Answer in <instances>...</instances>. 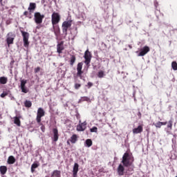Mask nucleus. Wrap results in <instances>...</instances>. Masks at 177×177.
<instances>
[{
  "label": "nucleus",
  "mask_w": 177,
  "mask_h": 177,
  "mask_svg": "<svg viewBox=\"0 0 177 177\" xmlns=\"http://www.w3.org/2000/svg\"><path fill=\"white\" fill-rule=\"evenodd\" d=\"M24 16H26V17H28V19H31V16H28V11H25L24 12Z\"/></svg>",
  "instance_id": "58836bf2"
},
{
  "label": "nucleus",
  "mask_w": 177,
  "mask_h": 177,
  "mask_svg": "<svg viewBox=\"0 0 177 177\" xmlns=\"http://www.w3.org/2000/svg\"><path fill=\"white\" fill-rule=\"evenodd\" d=\"M133 162V156H131V154L127 152L124 153L122 160V164H123V166L128 168V167H131V165H132Z\"/></svg>",
  "instance_id": "f257e3e1"
},
{
  "label": "nucleus",
  "mask_w": 177,
  "mask_h": 177,
  "mask_svg": "<svg viewBox=\"0 0 177 177\" xmlns=\"http://www.w3.org/2000/svg\"><path fill=\"white\" fill-rule=\"evenodd\" d=\"M53 28L55 34H59L60 32V28L58 26H55V25H53Z\"/></svg>",
  "instance_id": "a878e982"
},
{
  "label": "nucleus",
  "mask_w": 177,
  "mask_h": 177,
  "mask_svg": "<svg viewBox=\"0 0 177 177\" xmlns=\"http://www.w3.org/2000/svg\"><path fill=\"white\" fill-rule=\"evenodd\" d=\"M51 23L53 26H56L60 23V15L58 12H53L51 15Z\"/></svg>",
  "instance_id": "20e7f679"
},
{
  "label": "nucleus",
  "mask_w": 177,
  "mask_h": 177,
  "mask_svg": "<svg viewBox=\"0 0 177 177\" xmlns=\"http://www.w3.org/2000/svg\"><path fill=\"white\" fill-rule=\"evenodd\" d=\"M139 53V51H136V53Z\"/></svg>",
  "instance_id": "de8ad7c7"
},
{
  "label": "nucleus",
  "mask_w": 177,
  "mask_h": 177,
  "mask_svg": "<svg viewBox=\"0 0 177 177\" xmlns=\"http://www.w3.org/2000/svg\"><path fill=\"white\" fill-rule=\"evenodd\" d=\"M34 17L36 24H42V20L45 18V15H41V12H35Z\"/></svg>",
  "instance_id": "423d86ee"
},
{
  "label": "nucleus",
  "mask_w": 177,
  "mask_h": 177,
  "mask_svg": "<svg viewBox=\"0 0 177 177\" xmlns=\"http://www.w3.org/2000/svg\"><path fill=\"white\" fill-rule=\"evenodd\" d=\"M79 122H80V124L77 127V131H79L81 132V131H84V129H86V122L81 123V120H80Z\"/></svg>",
  "instance_id": "f8f14e48"
},
{
  "label": "nucleus",
  "mask_w": 177,
  "mask_h": 177,
  "mask_svg": "<svg viewBox=\"0 0 177 177\" xmlns=\"http://www.w3.org/2000/svg\"><path fill=\"white\" fill-rule=\"evenodd\" d=\"M63 50H64V47L63 46V42L62 41L57 46V52L58 53H62Z\"/></svg>",
  "instance_id": "f3484780"
},
{
  "label": "nucleus",
  "mask_w": 177,
  "mask_h": 177,
  "mask_svg": "<svg viewBox=\"0 0 177 177\" xmlns=\"http://www.w3.org/2000/svg\"><path fill=\"white\" fill-rule=\"evenodd\" d=\"M142 132H143V126L142 125H139L137 128L133 129V133H134V135L142 133Z\"/></svg>",
  "instance_id": "dca6fc26"
},
{
  "label": "nucleus",
  "mask_w": 177,
  "mask_h": 177,
  "mask_svg": "<svg viewBox=\"0 0 177 177\" xmlns=\"http://www.w3.org/2000/svg\"><path fill=\"white\" fill-rule=\"evenodd\" d=\"M37 9V3H30L29 7L28 8V10H29L30 15L34 12Z\"/></svg>",
  "instance_id": "2eb2a0df"
},
{
  "label": "nucleus",
  "mask_w": 177,
  "mask_h": 177,
  "mask_svg": "<svg viewBox=\"0 0 177 177\" xmlns=\"http://www.w3.org/2000/svg\"><path fill=\"white\" fill-rule=\"evenodd\" d=\"M80 88H81V84H75V89H80Z\"/></svg>",
  "instance_id": "4c0bfd02"
},
{
  "label": "nucleus",
  "mask_w": 177,
  "mask_h": 177,
  "mask_svg": "<svg viewBox=\"0 0 177 177\" xmlns=\"http://www.w3.org/2000/svg\"><path fill=\"white\" fill-rule=\"evenodd\" d=\"M75 60H77V57L74 55H71V58L69 60V64L73 67L74 66V63H75Z\"/></svg>",
  "instance_id": "a211bd4d"
},
{
  "label": "nucleus",
  "mask_w": 177,
  "mask_h": 177,
  "mask_svg": "<svg viewBox=\"0 0 177 177\" xmlns=\"http://www.w3.org/2000/svg\"><path fill=\"white\" fill-rule=\"evenodd\" d=\"M15 37H16V35H15L12 32H10L7 34L6 42H7L8 46H10V45L13 44Z\"/></svg>",
  "instance_id": "0eeeda50"
},
{
  "label": "nucleus",
  "mask_w": 177,
  "mask_h": 177,
  "mask_svg": "<svg viewBox=\"0 0 177 177\" xmlns=\"http://www.w3.org/2000/svg\"><path fill=\"white\" fill-rule=\"evenodd\" d=\"M129 48L130 49H132V46L129 45Z\"/></svg>",
  "instance_id": "a18cd8bd"
},
{
  "label": "nucleus",
  "mask_w": 177,
  "mask_h": 177,
  "mask_svg": "<svg viewBox=\"0 0 177 177\" xmlns=\"http://www.w3.org/2000/svg\"><path fill=\"white\" fill-rule=\"evenodd\" d=\"M53 136L52 138L53 142H57L59 140V130L55 128L53 129Z\"/></svg>",
  "instance_id": "ddd939ff"
},
{
  "label": "nucleus",
  "mask_w": 177,
  "mask_h": 177,
  "mask_svg": "<svg viewBox=\"0 0 177 177\" xmlns=\"http://www.w3.org/2000/svg\"><path fill=\"white\" fill-rule=\"evenodd\" d=\"M14 124H15V125H17V127H21V122L20 121V118L17 116L14 117Z\"/></svg>",
  "instance_id": "412c9836"
},
{
  "label": "nucleus",
  "mask_w": 177,
  "mask_h": 177,
  "mask_svg": "<svg viewBox=\"0 0 177 177\" xmlns=\"http://www.w3.org/2000/svg\"><path fill=\"white\" fill-rule=\"evenodd\" d=\"M42 117H45V111L42 108H39L36 118V121L39 125H42V123L41 122Z\"/></svg>",
  "instance_id": "7ed1b4c3"
},
{
  "label": "nucleus",
  "mask_w": 177,
  "mask_h": 177,
  "mask_svg": "<svg viewBox=\"0 0 177 177\" xmlns=\"http://www.w3.org/2000/svg\"><path fill=\"white\" fill-rule=\"evenodd\" d=\"M79 168H80V165H78V163H75L73 169V177H78Z\"/></svg>",
  "instance_id": "4468645a"
},
{
  "label": "nucleus",
  "mask_w": 177,
  "mask_h": 177,
  "mask_svg": "<svg viewBox=\"0 0 177 177\" xmlns=\"http://www.w3.org/2000/svg\"><path fill=\"white\" fill-rule=\"evenodd\" d=\"M86 86L88 88V89H90V88H92V86H93V83L88 82Z\"/></svg>",
  "instance_id": "c9c22d12"
},
{
  "label": "nucleus",
  "mask_w": 177,
  "mask_h": 177,
  "mask_svg": "<svg viewBox=\"0 0 177 177\" xmlns=\"http://www.w3.org/2000/svg\"><path fill=\"white\" fill-rule=\"evenodd\" d=\"M8 83V77H0V84L2 85H5V84Z\"/></svg>",
  "instance_id": "b1692460"
},
{
  "label": "nucleus",
  "mask_w": 177,
  "mask_h": 177,
  "mask_svg": "<svg viewBox=\"0 0 177 177\" xmlns=\"http://www.w3.org/2000/svg\"><path fill=\"white\" fill-rule=\"evenodd\" d=\"M84 57L85 59V64L87 66V67H89V66H91V60H92V53L89 52V50H86L85 51Z\"/></svg>",
  "instance_id": "39448f33"
},
{
  "label": "nucleus",
  "mask_w": 177,
  "mask_h": 177,
  "mask_svg": "<svg viewBox=\"0 0 177 177\" xmlns=\"http://www.w3.org/2000/svg\"><path fill=\"white\" fill-rule=\"evenodd\" d=\"M41 125V129L43 132H45V126L41 123V124H39Z\"/></svg>",
  "instance_id": "79ce46f5"
},
{
  "label": "nucleus",
  "mask_w": 177,
  "mask_h": 177,
  "mask_svg": "<svg viewBox=\"0 0 177 177\" xmlns=\"http://www.w3.org/2000/svg\"><path fill=\"white\" fill-rule=\"evenodd\" d=\"M138 115L139 118H142V113L138 112Z\"/></svg>",
  "instance_id": "c03bdc74"
},
{
  "label": "nucleus",
  "mask_w": 177,
  "mask_h": 177,
  "mask_svg": "<svg viewBox=\"0 0 177 177\" xmlns=\"http://www.w3.org/2000/svg\"><path fill=\"white\" fill-rule=\"evenodd\" d=\"M150 50V47L147 46H145L142 48L140 49V51L139 52L138 56H145V55H147L149 53V51Z\"/></svg>",
  "instance_id": "1a4fd4ad"
},
{
  "label": "nucleus",
  "mask_w": 177,
  "mask_h": 177,
  "mask_svg": "<svg viewBox=\"0 0 177 177\" xmlns=\"http://www.w3.org/2000/svg\"><path fill=\"white\" fill-rule=\"evenodd\" d=\"M104 71H100L97 73V77L98 78H103L104 77Z\"/></svg>",
  "instance_id": "7c9ffc66"
},
{
  "label": "nucleus",
  "mask_w": 177,
  "mask_h": 177,
  "mask_svg": "<svg viewBox=\"0 0 177 177\" xmlns=\"http://www.w3.org/2000/svg\"><path fill=\"white\" fill-rule=\"evenodd\" d=\"M67 145H70V140H68V141H67Z\"/></svg>",
  "instance_id": "49530a36"
},
{
  "label": "nucleus",
  "mask_w": 177,
  "mask_h": 177,
  "mask_svg": "<svg viewBox=\"0 0 177 177\" xmlns=\"http://www.w3.org/2000/svg\"><path fill=\"white\" fill-rule=\"evenodd\" d=\"M90 131H91V132H97V127H93V128H91V129H90Z\"/></svg>",
  "instance_id": "e433bc0d"
},
{
  "label": "nucleus",
  "mask_w": 177,
  "mask_h": 177,
  "mask_svg": "<svg viewBox=\"0 0 177 177\" xmlns=\"http://www.w3.org/2000/svg\"><path fill=\"white\" fill-rule=\"evenodd\" d=\"M39 167V165L38 163H33L31 165V172H34L35 171V168H38Z\"/></svg>",
  "instance_id": "c85d7f7f"
},
{
  "label": "nucleus",
  "mask_w": 177,
  "mask_h": 177,
  "mask_svg": "<svg viewBox=\"0 0 177 177\" xmlns=\"http://www.w3.org/2000/svg\"><path fill=\"white\" fill-rule=\"evenodd\" d=\"M173 124H174V119H171L167 122V128H169L170 131L172 130V125H173Z\"/></svg>",
  "instance_id": "cd10ccee"
},
{
  "label": "nucleus",
  "mask_w": 177,
  "mask_h": 177,
  "mask_svg": "<svg viewBox=\"0 0 177 177\" xmlns=\"http://www.w3.org/2000/svg\"><path fill=\"white\" fill-rule=\"evenodd\" d=\"M125 166H124L122 164H120L119 166L117 168V172L119 176H122L124 175V172L125 171Z\"/></svg>",
  "instance_id": "9b49d317"
},
{
  "label": "nucleus",
  "mask_w": 177,
  "mask_h": 177,
  "mask_svg": "<svg viewBox=\"0 0 177 177\" xmlns=\"http://www.w3.org/2000/svg\"><path fill=\"white\" fill-rule=\"evenodd\" d=\"M153 125H155L156 128H161V127H162L161 124V122H158L153 124Z\"/></svg>",
  "instance_id": "f704fd0d"
},
{
  "label": "nucleus",
  "mask_w": 177,
  "mask_h": 177,
  "mask_svg": "<svg viewBox=\"0 0 177 177\" xmlns=\"http://www.w3.org/2000/svg\"><path fill=\"white\" fill-rule=\"evenodd\" d=\"M26 84H27L26 80H21V88H24V86H26Z\"/></svg>",
  "instance_id": "72a5a7b5"
},
{
  "label": "nucleus",
  "mask_w": 177,
  "mask_h": 177,
  "mask_svg": "<svg viewBox=\"0 0 177 177\" xmlns=\"http://www.w3.org/2000/svg\"><path fill=\"white\" fill-rule=\"evenodd\" d=\"M24 106L25 107H27L28 109H30V107H31V106H32V102H31V101L30 100H26L24 102Z\"/></svg>",
  "instance_id": "393cba45"
},
{
  "label": "nucleus",
  "mask_w": 177,
  "mask_h": 177,
  "mask_svg": "<svg viewBox=\"0 0 177 177\" xmlns=\"http://www.w3.org/2000/svg\"><path fill=\"white\" fill-rule=\"evenodd\" d=\"M8 172V167L6 166H0V173L1 175H5Z\"/></svg>",
  "instance_id": "5701e85b"
},
{
  "label": "nucleus",
  "mask_w": 177,
  "mask_h": 177,
  "mask_svg": "<svg viewBox=\"0 0 177 177\" xmlns=\"http://www.w3.org/2000/svg\"><path fill=\"white\" fill-rule=\"evenodd\" d=\"M171 67H172L173 70H174L175 71H176V70H177V63H176V62L174 61V62L171 63Z\"/></svg>",
  "instance_id": "2f4dec72"
},
{
  "label": "nucleus",
  "mask_w": 177,
  "mask_h": 177,
  "mask_svg": "<svg viewBox=\"0 0 177 177\" xmlns=\"http://www.w3.org/2000/svg\"><path fill=\"white\" fill-rule=\"evenodd\" d=\"M5 96H8V93L3 92L1 94V97H5Z\"/></svg>",
  "instance_id": "a19ab883"
},
{
  "label": "nucleus",
  "mask_w": 177,
  "mask_h": 177,
  "mask_svg": "<svg viewBox=\"0 0 177 177\" xmlns=\"http://www.w3.org/2000/svg\"><path fill=\"white\" fill-rule=\"evenodd\" d=\"M23 37L24 46L25 48H28L30 46V42L28 41V38H30V33L20 30Z\"/></svg>",
  "instance_id": "f03ea898"
},
{
  "label": "nucleus",
  "mask_w": 177,
  "mask_h": 177,
  "mask_svg": "<svg viewBox=\"0 0 177 177\" xmlns=\"http://www.w3.org/2000/svg\"><path fill=\"white\" fill-rule=\"evenodd\" d=\"M167 124H168L167 122H161L162 126V125H167Z\"/></svg>",
  "instance_id": "37998d69"
},
{
  "label": "nucleus",
  "mask_w": 177,
  "mask_h": 177,
  "mask_svg": "<svg viewBox=\"0 0 177 177\" xmlns=\"http://www.w3.org/2000/svg\"><path fill=\"white\" fill-rule=\"evenodd\" d=\"M82 66H84V63L79 62L77 65V75L80 78L82 77V74H84V71H82Z\"/></svg>",
  "instance_id": "9d476101"
},
{
  "label": "nucleus",
  "mask_w": 177,
  "mask_h": 177,
  "mask_svg": "<svg viewBox=\"0 0 177 177\" xmlns=\"http://www.w3.org/2000/svg\"><path fill=\"white\" fill-rule=\"evenodd\" d=\"M86 147H91V146H92L93 142H92V140L91 139H87L85 142Z\"/></svg>",
  "instance_id": "c756f323"
},
{
  "label": "nucleus",
  "mask_w": 177,
  "mask_h": 177,
  "mask_svg": "<svg viewBox=\"0 0 177 177\" xmlns=\"http://www.w3.org/2000/svg\"><path fill=\"white\" fill-rule=\"evenodd\" d=\"M21 92L24 93H28V88L25 86L24 87H21Z\"/></svg>",
  "instance_id": "473e14b6"
},
{
  "label": "nucleus",
  "mask_w": 177,
  "mask_h": 177,
  "mask_svg": "<svg viewBox=\"0 0 177 177\" xmlns=\"http://www.w3.org/2000/svg\"><path fill=\"white\" fill-rule=\"evenodd\" d=\"M89 100H91V99L88 97H82L79 100V103H82V102H89Z\"/></svg>",
  "instance_id": "bb28decb"
},
{
  "label": "nucleus",
  "mask_w": 177,
  "mask_h": 177,
  "mask_svg": "<svg viewBox=\"0 0 177 177\" xmlns=\"http://www.w3.org/2000/svg\"><path fill=\"white\" fill-rule=\"evenodd\" d=\"M72 21H65L62 24V32L67 35V31L70 27H71Z\"/></svg>",
  "instance_id": "6e6552de"
},
{
  "label": "nucleus",
  "mask_w": 177,
  "mask_h": 177,
  "mask_svg": "<svg viewBox=\"0 0 177 177\" xmlns=\"http://www.w3.org/2000/svg\"><path fill=\"white\" fill-rule=\"evenodd\" d=\"M7 162L10 165L15 164V162H16V158H15V156H10L8 158Z\"/></svg>",
  "instance_id": "6ab92c4d"
},
{
  "label": "nucleus",
  "mask_w": 177,
  "mask_h": 177,
  "mask_svg": "<svg viewBox=\"0 0 177 177\" xmlns=\"http://www.w3.org/2000/svg\"><path fill=\"white\" fill-rule=\"evenodd\" d=\"M62 172L59 170H54L51 174V177H62Z\"/></svg>",
  "instance_id": "aec40b11"
},
{
  "label": "nucleus",
  "mask_w": 177,
  "mask_h": 177,
  "mask_svg": "<svg viewBox=\"0 0 177 177\" xmlns=\"http://www.w3.org/2000/svg\"><path fill=\"white\" fill-rule=\"evenodd\" d=\"M39 71H41V67L38 66V67L35 68V74H37V73H39Z\"/></svg>",
  "instance_id": "ea45409f"
},
{
  "label": "nucleus",
  "mask_w": 177,
  "mask_h": 177,
  "mask_svg": "<svg viewBox=\"0 0 177 177\" xmlns=\"http://www.w3.org/2000/svg\"><path fill=\"white\" fill-rule=\"evenodd\" d=\"M69 140L71 143L75 144L77 142V140H78V136L76 134H73Z\"/></svg>",
  "instance_id": "4be33fe9"
}]
</instances>
